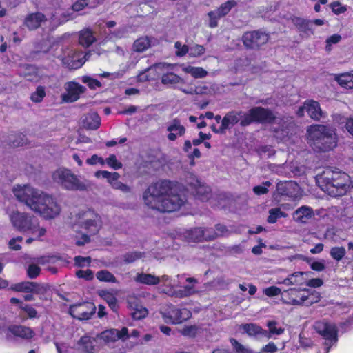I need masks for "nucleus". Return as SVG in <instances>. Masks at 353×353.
<instances>
[{"mask_svg": "<svg viewBox=\"0 0 353 353\" xmlns=\"http://www.w3.org/2000/svg\"><path fill=\"white\" fill-rule=\"evenodd\" d=\"M336 81L345 88H353V74L349 73L341 74L336 77Z\"/></svg>", "mask_w": 353, "mask_h": 353, "instance_id": "nucleus-34", "label": "nucleus"}, {"mask_svg": "<svg viewBox=\"0 0 353 353\" xmlns=\"http://www.w3.org/2000/svg\"><path fill=\"white\" fill-rule=\"evenodd\" d=\"M12 192L19 201L24 203L32 211L46 219H53L60 212L56 201L43 191L28 185H17L13 187Z\"/></svg>", "mask_w": 353, "mask_h": 353, "instance_id": "nucleus-2", "label": "nucleus"}, {"mask_svg": "<svg viewBox=\"0 0 353 353\" xmlns=\"http://www.w3.org/2000/svg\"><path fill=\"white\" fill-rule=\"evenodd\" d=\"M183 70L188 74H190L194 78H203L208 74V72L201 67L188 65L184 67Z\"/></svg>", "mask_w": 353, "mask_h": 353, "instance_id": "nucleus-35", "label": "nucleus"}, {"mask_svg": "<svg viewBox=\"0 0 353 353\" xmlns=\"http://www.w3.org/2000/svg\"><path fill=\"white\" fill-rule=\"evenodd\" d=\"M8 331L13 335L22 339H30L34 336V332L28 327L23 325H11Z\"/></svg>", "mask_w": 353, "mask_h": 353, "instance_id": "nucleus-24", "label": "nucleus"}, {"mask_svg": "<svg viewBox=\"0 0 353 353\" xmlns=\"http://www.w3.org/2000/svg\"><path fill=\"white\" fill-rule=\"evenodd\" d=\"M320 298V293L315 290H313L310 294L307 295H301V296L303 304H305L306 305H311L313 303L319 302Z\"/></svg>", "mask_w": 353, "mask_h": 353, "instance_id": "nucleus-39", "label": "nucleus"}, {"mask_svg": "<svg viewBox=\"0 0 353 353\" xmlns=\"http://www.w3.org/2000/svg\"><path fill=\"white\" fill-rule=\"evenodd\" d=\"M264 294L268 296H274L279 294H281V290L276 286H271L264 290Z\"/></svg>", "mask_w": 353, "mask_h": 353, "instance_id": "nucleus-64", "label": "nucleus"}, {"mask_svg": "<svg viewBox=\"0 0 353 353\" xmlns=\"http://www.w3.org/2000/svg\"><path fill=\"white\" fill-rule=\"evenodd\" d=\"M106 163L114 170H118L122 168V163L117 161L115 154H110L105 160Z\"/></svg>", "mask_w": 353, "mask_h": 353, "instance_id": "nucleus-56", "label": "nucleus"}, {"mask_svg": "<svg viewBox=\"0 0 353 353\" xmlns=\"http://www.w3.org/2000/svg\"><path fill=\"white\" fill-rule=\"evenodd\" d=\"M292 276L293 285H302L306 283V278L303 277V272H296L292 274Z\"/></svg>", "mask_w": 353, "mask_h": 353, "instance_id": "nucleus-55", "label": "nucleus"}, {"mask_svg": "<svg viewBox=\"0 0 353 353\" xmlns=\"http://www.w3.org/2000/svg\"><path fill=\"white\" fill-rule=\"evenodd\" d=\"M136 281L141 283L154 285L159 284L160 279L154 275L141 273L137 274Z\"/></svg>", "mask_w": 353, "mask_h": 353, "instance_id": "nucleus-33", "label": "nucleus"}, {"mask_svg": "<svg viewBox=\"0 0 353 353\" xmlns=\"http://www.w3.org/2000/svg\"><path fill=\"white\" fill-rule=\"evenodd\" d=\"M101 296L103 297V299L105 300V301L113 311H117L118 305L117 299L115 296H114L108 292H103Z\"/></svg>", "mask_w": 353, "mask_h": 353, "instance_id": "nucleus-44", "label": "nucleus"}, {"mask_svg": "<svg viewBox=\"0 0 353 353\" xmlns=\"http://www.w3.org/2000/svg\"><path fill=\"white\" fill-rule=\"evenodd\" d=\"M167 130L170 132L168 139L172 141H175L178 136L181 137L185 132V127L181 125V122L178 119H174L172 121L171 123L168 126Z\"/></svg>", "mask_w": 353, "mask_h": 353, "instance_id": "nucleus-21", "label": "nucleus"}, {"mask_svg": "<svg viewBox=\"0 0 353 353\" xmlns=\"http://www.w3.org/2000/svg\"><path fill=\"white\" fill-rule=\"evenodd\" d=\"M284 216H285V213L282 212L280 208H272L269 210V216L267 219V221L270 223H274L279 218Z\"/></svg>", "mask_w": 353, "mask_h": 353, "instance_id": "nucleus-42", "label": "nucleus"}, {"mask_svg": "<svg viewBox=\"0 0 353 353\" xmlns=\"http://www.w3.org/2000/svg\"><path fill=\"white\" fill-rule=\"evenodd\" d=\"M127 302L128 307L132 310L131 315L134 319L140 320L148 315V311L147 308L141 304L139 299L137 298L130 297Z\"/></svg>", "mask_w": 353, "mask_h": 353, "instance_id": "nucleus-16", "label": "nucleus"}, {"mask_svg": "<svg viewBox=\"0 0 353 353\" xmlns=\"http://www.w3.org/2000/svg\"><path fill=\"white\" fill-rule=\"evenodd\" d=\"M161 83L163 85H174L177 83H184V80L173 72L163 74L161 77Z\"/></svg>", "mask_w": 353, "mask_h": 353, "instance_id": "nucleus-32", "label": "nucleus"}, {"mask_svg": "<svg viewBox=\"0 0 353 353\" xmlns=\"http://www.w3.org/2000/svg\"><path fill=\"white\" fill-rule=\"evenodd\" d=\"M181 333L185 336L194 337L197 333V327L195 325L186 326L181 330Z\"/></svg>", "mask_w": 353, "mask_h": 353, "instance_id": "nucleus-60", "label": "nucleus"}, {"mask_svg": "<svg viewBox=\"0 0 353 353\" xmlns=\"http://www.w3.org/2000/svg\"><path fill=\"white\" fill-rule=\"evenodd\" d=\"M346 251L344 247H334L330 250L331 256L336 260L341 261L345 255Z\"/></svg>", "mask_w": 353, "mask_h": 353, "instance_id": "nucleus-46", "label": "nucleus"}, {"mask_svg": "<svg viewBox=\"0 0 353 353\" xmlns=\"http://www.w3.org/2000/svg\"><path fill=\"white\" fill-rule=\"evenodd\" d=\"M128 337V330L125 327H123L121 331L117 329L106 330L96 336L97 339L102 340L105 343H113L119 339L124 341Z\"/></svg>", "mask_w": 353, "mask_h": 353, "instance_id": "nucleus-11", "label": "nucleus"}, {"mask_svg": "<svg viewBox=\"0 0 353 353\" xmlns=\"http://www.w3.org/2000/svg\"><path fill=\"white\" fill-rule=\"evenodd\" d=\"M150 46V40L148 37H140L133 43L134 51L141 52Z\"/></svg>", "mask_w": 353, "mask_h": 353, "instance_id": "nucleus-37", "label": "nucleus"}, {"mask_svg": "<svg viewBox=\"0 0 353 353\" xmlns=\"http://www.w3.org/2000/svg\"><path fill=\"white\" fill-rule=\"evenodd\" d=\"M10 219L12 225L19 231L26 232L30 230L32 233L37 228L33 217L25 212L14 211L10 214Z\"/></svg>", "mask_w": 353, "mask_h": 353, "instance_id": "nucleus-8", "label": "nucleus"}, {"mask_svg": "<svg viewBox=\"0 0 353 353\" xmlns=\"http://www.w3.org/2000/svg\"><path fill=\"white\" fill-rule=\"evenodd\" d=\"M46 96L45 88L43 86H38L36 91L32 93L30 99L35 103L41 102Z\"/></svg>", "mask_w": 353, "mask_h": 353, "instance_id": "nucleus-47", "label": "nucleus"}, {"mask_svg": "<svg viewBox=\"0 0 353 353\" xmlns=\"http://www.w3.org/2000/svg\"><path fill=\"white\" fill-rule=\"evenodd\" d=\"M54 181L62 188L72 191H86L91 188V183L87 180L81 181L70 170L59 168L53 174Z\"/></svg>", "mask_w": 353, "mask_h": 353, "instance_id": "nucleus-5", "label": "nucleus"}, {"mask_svg": "<svg viewBox=\"0 0 353 353\" xmlns=\"http://www.w3.org/2000/svg\"><path fill=\"white\" fill-rule=\"evenodd\" d=\"M193 194L196 199L202 201H206L212 196V191L209 186L204 183L201 182L199 185L196 186L192 190Z\"/></svg>", "mask_w": 353, "mask_h": 353, "instance_id": "nucleus-23", "label": "nucleus"}, {"mask_svg": "<svg viewBox=\"0 0 353 353\" xmlns=\"http://www.w3.org/2000/svg\"><path fill=\"white\" fill-rule=\"evenodd\" d=\"M205 52V49L203 46L199 44H194L189 47V56L191 57H197L203 55Z\"/></svg>", "mask_w": 353, "mask_h": 353, "instance_id": "nucleus-45", "label": "nucleus"}, {"mask_svg": "<svg viewBox=\"0 0 353 353\" xmlns=\"http://www.w3.org/2000/svg\"><path fill=\"white\" fill-rule=\"evenodd\" d=\"M316 180L323 191L334 197L344 195L351 185L348 174L330 167L318 174Z\"/></svg>", "mask_w": 353, "mask_h": 353, "instance_id": "nucleus-3", "label": "nucleus"}, {"mask_svg": "<svg viewBox=\"0 0 353 353\" xmlns=\"http://www.w3.org/2000/svg\"><path fill=\"white\" fill-rule=\"evenodd\" d=\"M310 145L319 153L327 152L337 145L336 129L327 125L314 124L307 128Z\"/></svg>", "mask_w": 353, "mask_h": 353, "instance_id": "nucleus-4", "label": "nucleus"}, {"mask_svg": "<svg viewBox=\"0 0 353 353\" xmlns=\"http://www.w3.org/2000/svg\"><path fill=\"white\" fill-rule=\"evenodd\" d=\"M278 323L275 321H269L267 323V326L269 329V331L268 332V334L271 335L276 334V335H280L283 333L284 329L282 327H276V325Z\"/></svg>", "mask_w": 353, "mask_h": 353, "instance_id": "nucleus-48", "label": "nucleus"}, {"mask_svg": "<svg viewBox=\"0 0 353 353\" xmlns=\"http://www.w3.org/2000/svg\"><path fill=\"white\" fill-rule=\"evenodd\" d=\"M72 14L73 12L68 10L63 11L59 15H57V13L53 14L51 19L54 23L59 26L72 19Z\"/></svg>", "mask_w": 353, "mask_h": 353, "instance_id": "nucleus-36", "label": "nucleus"}, {"mask_svg": "<svg viewBox=\"0 0 353 353\" xmlns=\"http://www.w3.org/2000/svg\"><path fill=\"white\" fill-rule=\"evenodd\" d=\"M174 47L177 49L176 52V56L183 57L189 52V46L187 45H181L179 41L175 43Z\"/></svg>", "mask_w": 353, "mask_h": 353, "instance_id": "nucleus-58", "label": "nucleus"}, {"mask_svg": "<svg viewBox=\"0 0 353 353\" xmlns=\"http://www.w3.org/2000/svg\"><path fill=\"white\" fill-rule=\"evenodd\" d=\"M26 70L28 72H25L23 73V76L28 81H32L37 79L38 75L35 71V68L32 65L27 64L25 66Z\"/></svg>", "mask_w": 353, "mask_h": 353, "instance_id": "nucleus-51", "label": "nucleus"}, {"mask_svg": "<svg viewBox=\"0 0 353 353\" xmlns=\"http://www.w3.org/2000/svg\"><path fill=\"white\" fill-rule=\"evenodd\" d=\"M301 291L309 292L307 288H290L289 290H284L281 294V301L283 303L292 305H303V301L301 299L299 293Z\"/></svg>", "mask_w": 353, "mask_h": 353, "instance_id": "nucleus-13", "label": "nucleus"}, {"mask_svg": "<svg viewBox=\"0 0 353 353\" xmlns=\"http://www.w3.org/2000/svg\"><path fill=\"white\" fill-rule=\"evenodd\" d=\"M294 186H297V184L292 181L281 182L277 183L276 190L281 195L288 196L290 194V190L293 188Z\"/></svg>", "mask_w": 353, "mask_h": 353, "instance_id": "nucleus-41", "label": "nucleus"}, {"mask_svg": "<svg viewBox=\"0 0 353 353\" xmlns=\"http://www.w3.org/2000/svg\"><path fill=\"white\" fill-rule=\"evenodd\" d=\"M314 216L312 208L307 206H302L298 208L294 213V219L296 221L305 223Z\"/></svg>", "mask_w": 353, "mask_h": 353, "instance_id": "nucleus-25", "label": "nucleus"}, {"mask_svg": "<svg viewBox=\"0 0 353 353\" xmlns=\"http://www.w3.org/2000/svg\"><path fill=\"white\" fill-rule=\"evenodd\" d=\"M143 254V253L137 251L128 252L123 256V259L125 263H131L134 262L136 260L141 259Z\"/></svg>", "mask_w": 353, "mask_h": 353, "instance_id": "nucleus-49", "label": "nucleus"}, {"mask_svg": "<svg viewBox=\"0 0 353 353\" xmlns=\"http://www.w3.org/2000/svg\"><path fill=\"white\" fill-rule=\"evenodd\" d=\"M172 67L171 64H167V63H157L153 65L152 66L148 68L146 71L148 72H163L165 70L168 69Z\"/></svg>", "mask_w": 353, "mask_h": 353, "instance_id": "nucleus-59", "label": "nucleus"}, {"mask_svg": "<svg viewBox=\"0 0 353 353\" xmlns=\"http://www.w3.org/2000/svg\"><path fill=\"white\" fill-rule=\"evenodd\" d=\"M341 39V35L339 34H334V35H332L331 37H328L326 40V50L327 51H330L331 50V46L332 44H335V43H339Z\"/></svg>", "mask_w": 353, "mask_h": 353, "instance_id": "nucleus-62", "label": "nucleus"}, {"mask_svg": "<svg viewBox=\"0 0 353 353\" xmlns=\"http://www.w3.org/2000/svg\"><path fill=\"white\" fill-rule=\"evenodd\" d=\"M112 187L115 189L121 191L123 193H129L131 192V188L126 184L123 183L121 181L116 182L112 184Z\"/></svg>", "mask_w": 353, "mask_h": 353, "instance_id": "nucleus-63", "label": "nucleus"}, {"mask_svg": "<svg viewBox=\"0 0 353 353\" xmlns=\"http://www.w3.org/2000/svg\"><path fill=\"white\" fill-rule=\"evenodd\" d=\"M96 306L91 302H83L70 306L69 314L79 320H88L96 312Z\"/></svg>", "mask_w": 353, "mask_h": 353, "instance_id": "nucleus-10", "label": "nucleus"}, {"mask_svg": "<svg viewBox=\"0 0 353 353\" xmlns=\"http://www.w3.org/2000/svg\"><path fill=\"white\" fill-rule=\"evenodd\" d=\"M9 144L12 147H19L26 143V137L23 134H10L9 136Z\"/></svg>", "mask_w": 353, "mask_h": 353, "instance_id": "nucleus-38", "label": "nucleus"}, {"mask_svg": "<svg viewBox=\"0 0 353 353\" xmlns=\"http://www.w3.org/2000/svg\"><path fill=\"white\" fill-rule=\"evenodd\" d=\"M203 228L196 227L185 231L183 236L188 241L200 242L204 241Z\"/></svg>", "mask_w": 353, "mask_h": 353, "instance_id": "nucleus-26", "label": "nucleus"}, {"mask_svg": "<svg viewBox=\"0 0 353 353\" xmlns=\"http://www.w3.org/2000/svg\"><path fill=\"white\" fill-rule=\"evenodd\" d=\"M208 15L209 19H210L209 26L210 28H215V27H216L218 26L217 21H218L219 19H220L221 17H219L214 10L209 12L208 13Z\"/></svg>", "mask_w": 353, "mask_h": 353, "instance_id": "nucleus-61", "label": "nucleus"}, {"mask_svg": "<svg viewBox=\"0 0 353 353\" xmlns=\"http://www.w3.org/2000/svg\"><path fill=\"white\" fill-rule=\"evenodd\" d=\"M245 113L242 110H232L227 112L221 120L223 127L225 130L231 129L234 125L241 122V120L243 119Z\"/></svg>", "mask_w": 353, "mask_h": 353, "instance_id": "nucleus-17", "label": "nucleus"}, {"mask_svg": "<svg viewBox=\"0 0 353 353\" xmlns=\"http://www.w3.org/2000/svg\"><path fill=\"white\" fill-rule=\"evenodd\" d=\"M241 327L243 330L250 336H256L261 334L268 338H270V334H268V331L263 330L261 327L254 324V323H245L242 324Z\"/></svg>", "mask_w": 353, "mask_h": 353, "instance_id": "nucleus-27", "label": "nucleus"}, {"mask_svg": "<svg viewBox=\"0 0 353 353\" xmlns=\"http://www.w3.org/2000/svg\"><path fill=\"white\" fill-rule=\"evenodd\" d=\"M82 126L88 130H97L101 124L99 115L94 112H89L81 117Z\"/></svg>", "mask_w": 353, "mask_h": 353, "instance_id": "nucleus-19", "label": "nucleus"}, {"mask_svg": "<svg viewBox=\"0 0 353 353\" xmlns=\"http://www.w3.org/2000/svg\"><path fill=\"white\" fill-rule=\"evenodd\" d=\"M96 276L101 281L116 283V277L109 271L103 270L97 272Z\"/></svg>", "mask_w": 353, "mask_h": 353, "instance_id": "nucleus-43", "label": "nucleus"}, {"mask_svg": "<svg viewBox=\"0 0 353 353\" xmlns=\"http://www.w3.org/2000/svg\"><path fill=\"white\" fill-rule=\"evenodd\" d=\"M269 39V34L260 30L245 32L241 38L245 48L254 50H259Z\"/></svg>", "mask_w": 353, "mask_h": 353, "instance_id": "nucleus-7", "label": "nucleus"}, {"mask_svg": "<svg viewBox=\"0 0 353 353\" xmlns=\"http://www.w3.org/2000/svg\"><path fill=\"white\" fill-rule=\"evenodd\" d=\"M95 37L93 32L90 29L83 30L79 33V43L84 47H89L95 41Z\"/></svg>", "mask_w": 353, "mask_h": 353, "instance_id": "nucleus-30", "label": "nucleus"}, {"mask_svg": "<svg viewBox=\"0 0 353 353\" xmlns=\"http://www.w3.org/2000/svg\"><path fill=\"white\" fill-rule=\"evenodd\" d=\"M325 340V345L327 347V352L329 351L330 347L337 341V329L335 325L330 324L327 329H325L321 334Z\"/></svg>", "mask_w": 353, "mask_h": 353, "instance_id": "nucleus-22", "label": "nucleus"}, {"mask_svg": "<svg viewBox=\"0 0 353 353\" xmlns=\"http://www.w3.org/2000/svg\"><path fill=\"white\" fill-rule=\"evenodd\" d=\"M76 276L78 278L85 279L86 281H91L94 278L93 272L91 270H79L76 272Z\"/></svg>", "mask_w": 353, "mask_h": 353, "instance_id": "nucleus-57", "label": "nucleus"}, {"mask_svg": "<svg viewBox=\"0 0 353 353\" xmlns=\"http://www.w3.org/2000/svg\"><path fill=\"white\" fill-rule=\"evenodd\" d=\"M204 241H211L219 237V234L212 228H203Z\"/></svg>", "mask_w": 353, "mask_h": 353, "instance_id": "nucleus-52", "label": "nucleus"}, {"mask_svg": "<svg viewBox=\"0 0 353 353\" xmlns=\"http://www.w3.org/2000/svg\"><path fill=\"white\" fill-rule=\"evenodd\" d=\"M185 181L187 185L191 188L192 190L196 186L199 185V183L201 182L199 179L192 173H188L186 175Z\"/></svg>", "mask_w": 353, "mask_h": 353, "instance_id": "nucleus-54", "label": "nucleus"}, {"mask_svg": "<svg viewBox=\"0 0 353 353\" xmlns=\"http://www.w3.org/2000/svg\"><path fill=\"white\" fill-rule=\"evenodd\" d=\"M176 191L172 181H160L151 184L143 198L149 208L161 212H171L179 210L186 201L185 196Z\"/></svg>", "mask_w": 353, "mask_h": 353, "instance_id": "nucleus-1", "label": "nucleus"}, {"mask_svg": "<svg viewBox=\"0 0 353 353\" xmlns=\"http://www.w3.org/2000/svg\"><path fill=\"white\" fill-rule=\"evenodd\" d=\"M41 268L35 263L30 264L27 268V275L30 279L37 278L41 273Z\"/></svg>", "mask_w": 353, "mask_h": 353, "instance_id": "nucleus-50", "label": "nucleus"}, {"mask_svg": "<svg viewBox=\"0 0 353 353\" xmlns=\"http://www.w3.org/2000/svg\"><path fill=\"white\" fill-rule=\"evenodd\" d=\"M281 135L279 139H281L288 135L289 131L295 126V121L292 117H283L280 122Z\"/></svg>", "mask_w": 353, "mask_h": 353, "instance_id": "nucleus-29", "label": "nucleus"}, {"mask_svg": "<svg viewBox=\"0 0 353 353\" xmlns=\"http://www.w3.org/2000/svg\"><path fill=\"white\" fill-rule=\"evenodd\" d=\"M11 288L16 292H33L37 294L44 291L43 288L40 284L31 281H23L17 283Z\"/></svg>", "mask_w": 353, "mask_h": 353, "instance_id": "nucleus-18", "label": "nucleus"}, {"mask_svg": "<svg viewBox=\"0 0 353 353\" xmlns=\"http://www.w3.org/2000/svg\"><path fill=\"white\" fill-rule=\"evenodd\" d=\"M163 319L168 323L179 324L188 320L190 316V312L185 309H179L174 305H168L163 311L161 312Z\"/></svg>", "mask_w": 353, "mask_h": 353, "instance_id": "nucleus-9", "label": "nucleus"}, {"mask_svg": "<svg viewBox=\"0 0 353 353\" xmlns=\"http://www.w3.org/2000/svg\"><path fill=\"white\" fill-rule=\"evenodd\" d=\"M94 341H95V339L83 336L79 340L78 345L82 346V352L83 353H94L95 345L93 343Z\"/></svg>", "mask_w": 353, "mask_h": 353, "instance_id": "nucleus-31", "label": "nucleus"}, {"mask_svg": "<svg viewBox=\"0 0 353 353\" xmlns=\"http://www.w3.org/2000/svg\"><path fill=\"white\" fill-rule=\"evenodd\" d=\"M304 108L308 116L315 121H319L321 118L326 117V113L321 110L320 103L314 100H306L304 102Z\"/></svg>", "mask_w": 353, "mask_h": 353, "instance_id": "nucleus-14", "label": "nucleus"}, {"mask_svg": "<svg viewBox=\"0 0 353 353\" xmlns=\"http://www.w3.org/2000/svg\"><path fill=\"white\" fill-rule=\"evenodd\" d=\"M83 215L85 219L81 222V227L93 233L97 232L101 222L100 216L91 210L85 212Z\"/></svg>", "mask_w": 353, "mask_h": 353, "instance_id": "nucleus-15", "label": "nucleus"}, {"mask_svg": "<svg viewBox=\"0 0 353 353\" xmlns=\"http://www.w3.org/2000/svg\"><path fill=\"white\" fill-rule=\"evenodd\" d=\"M46 20L43 14L37 12L28 15L24 20V25L30 30H36L41 26V22Z\"/></svg>", "mask_w": 353, "mask_h": 353, "instance_id": "nucleus-20", "label": "nucleus"}, {"mask_svg": "<svg viewBox=\"0 0 353 353\" xmlns=\"http://www.w3.org/2000/svg\"><path fill=\"white\" fill-rule=\"evenodd\" d=\"M292 22L300 32H302L307 35L313 34V31L312 30V21L301 17H295L292 19Z\"/></svg>", "mask_w": 353, "mask_h": 353, "instance_id": "nucleus-28", "label": "nucleus"}, {"mask_svg": "<svg viewBox=\"0 0 353 353\" xmlns=\"http://www.w3.org/2000/svg\"><path fill=\"white\" fill-rule=\"evenodd\" d=\"M82 82L86 83L90 89L101 87V83L97 79L88 76L82 77Z\"/></svg>", "mask_w": 353, "mask_h": 353, "instance_id": "nucleus-53", "label": "nucleus"}, {"mask_svg": "<svg viewBox=\"0 0 353 353\" xmlns=\"http://www.w3.org/2000/svg\"><path fill=\"white\" fill-rule=\"evenodd\" d=\"M66 93L62 94L65 102L72 103L79 99L81 94L85 91V88L75 82H69L65 85Z\"/></svg>", "mask_w": 353, "mask_h": 353, "instance_id": "nucleus-12", "label": "nucleus"}, {"mask_svg": "<svg viewBox=\"0 0 353 353\" xmlns=\"http://www.w3.org/2000/svg\"><path fill=\"white\" fill-rule=\"evenodd\" d=\"M276 118L273 111L270 109L256 106L252 108L245 113L243 119L241 120L240 125L245 127L252 123L271 124L275 121Z\"/></svg>", "mask_w": 353, "mask_h": 353, "instance_id": "nucleus-6", "label": "nucleus"}, {"mask_svg": "<svg viewBox=\"0 0 353 353\" xmlns=\"http://www.w3.org/2000/svg\"><path fill=\"white\" fill-rule=\"evenodd\" d=\"M236 2L234 0L228 1L214 11L219 17H223L231 10L232 8L236 6Z\"/></svg>", "mask_w": 353, "mask_h": 353, "instance_id": "nucleus-40", "label": "nucleus"}]
</instances>
